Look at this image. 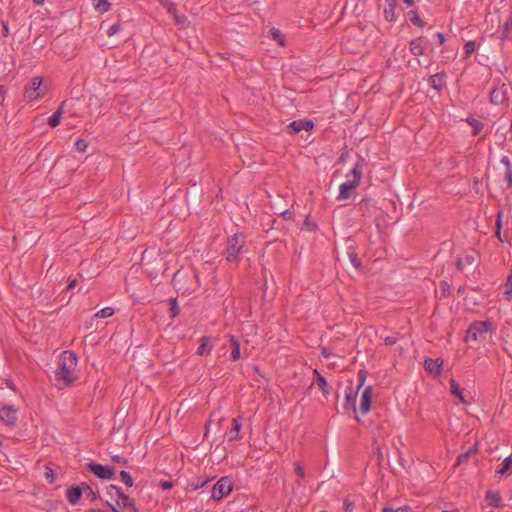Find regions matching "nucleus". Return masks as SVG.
Wrapping results in <instances>:
<instances>
[{"mask_svg":"<svg viewBox=\"0 0 512 512\" xmlns=\"http://www.w3.org/2000/svg\"><path fill=\"white\" fill-rule=\"evenodd\" d=\"M474 452H475V450L471 449V450H469V451H467V452H465L463 454H460L458 456V458H457V463L456 464L457 465H461L462 463L466 462L469 459V457L471 456V454L474 453Z\"/></svg>","mask_w":512,"mask_h":512,"instance_id":"a19ab883","label":"nucleus"},{"mask_svg":"<svg viewBox=\"0 0 512 512\" xmlns=\"http://www.w3.org/2000/svg\"><path fill=\"white\" fill-rule=\"evenodd\" d=\"M1 23H2V26H3V31H2L3 36H4V37H7V36H8V34H9V26H8V23H7V22H5V21H1Z\"/></svg>","mask_w":512,"mask_h":512,"instance_id":"bf43d9fd","label":"nucleus"},{"mask_svg":"<svg viewBox=\"0 0 512 512\" xmlns=\"http://www.w3.org/2000/svg\"><path fill=\"white\" fill-rule=\"evenodd\" d=\"M77 356L72 351H64L61 354L58 368L54 372V382L58 389H65L76 380L75 368Z\"/></svg>","mask_w":512,"mask_h":512,"instance_id":"f257e3e1","label":"nucleus"},{"mask_svg":"<svg viewBox=\"0 0 512 512\" xmlns=\"http://www.w3.org/2000/svg\"><path fill=\"white\" fill-rule=\"evenodd\" d=\"M410 52L414 56H420L424 53V46L421 38H416L410 42Z\"/></svg>","mask_w":512,"mask_h":512,"instance_id":"4be33fe9","label":"nucleus"},{"mask_svg":"<svg viewBox=\"0 0 512 512\" xmlns=\"http://www.w3.org/2000/svg\"><path fill=\"white\" fill-rule=\"evenodd\" d=\"M114 314V309L112 307H105L98 311L94 316L97 318H108Z\"/></svg>","mask_w":512,"mask_h":512,"instance_id":"72a5a7b5","label":"nucleus"},{"mask_svg":"<svg viewBox=\"0 0 512 512\" xmlns=\"http://www.w3.org/2000/svg\"><path fill=\"white\" fill-rule=\"evenodd\" d=\"M281 216L284 220H290L293 217V213L290 210H285L281 213Z\"/></svg>","mask_w":512,"mask_h":512,"instance_id":"13d9d810","label":"nucleus"},{"mask_svg":"<svg viewBox=\"0 0 512 512\" xmlns=\"http://www.w3.org/2000/svg\"><path fill=\"white\" fill-rule=\"evenodd\" d=\"M357 393L358 391L356 390L355 392L352 390V388H349L348 391H346V395H345V398H346V404H345V408H348L351 406V408L355 411L356 410V405H355V401H356V396H357Z\"/></svg>","mask_w":512,"mask_h":512,"instance_id":"a878e982","label":"nucleus"},{"mask_svg":"<svg viewBox=\"0 0 512 512\" xmlns=\"http://www.w3.org/2000/svg\"><path fill=\"white\" fill-rule=\"evenodd\" d=\"M503 214H504L503 209H499L497 212V219H496V223H495V228H496L495 234L500 241H503L501 238V227H502Z\"/></svg>","mask_w":512,"mask_h":512,"instance_id":"7c9ffc66","label":"nucleus"},{"mask_svg":"<svg viewBox=\"0 0 512 512\" xmlns=\"http://www.w3.org/2000/svg\"><path fill=\"white\" fill-rule=\"evenodd\" d=\"M497 18V20L500 22V16L499 15H496V14H492V13H489L487 18H490L491 22L494 21V18Z\"/></svg>","mask_w":512,"mask_h":512,"instance_id":"69168bd1","label":"nucleus"},{"mask_svg":"<svg viewBox=\"0 0 512 512\" xmlns=\"http://www.w3.org/2000/svg\"><path fill=\"white\" fill-rule=\"evenodd\" d=\"M305 225H307V226H308V228H309V230H310V231L314 230V229H315V227H316V225H315V224H310V222H309V220H308V219H306V220H305Z\"/></svg>","mask_w":512,"mask_h":512,"instance_id":"338daca9","label":"nucleus"},{"mask_svg":"<svg viewBox=\"0 0 512 512\" xmlns=\"http://www.w3.org/2000/svg\"><path fill=\"white\" fill-rule=\"evenodd\" d=\"M501 163L505 166L504 178L512 186V163L507 156L501 158Z\"/></svg>","mask_w":512,"mask_h":512,"instance_id":"5701e85b","label":"nucleus"},{"mask_svg":"<svg viewBox=\"0 0 512 512\" xmlns=\"http://www.w3.org/2000/svg\"><path fill=\"white\" fill-rule=\"evenodd\" d=\"M230 348H231V360L232 361H237L240 356H241V352H240V344L239 342L235 339L234 336H230Z\"/></svg>","mask_w":512,"mask_h":512,"instance_id":"412c9836","label":"nucleus"},{"mask_svg":"<svg viewBox=\"0 0 512 512\" xmlns=\"http://www.w3.org/2000/svg\"><path fill=\"white\" fill-rule=\"evenodd\" d=\"M450 392L453 396L457 397L462 403H467L465 400L459 385L454 379H451L450 381Z\"/></svg>","mask_w":512,"mask_h":512,"instance_id":"bb28decb","label":"nucleus"},{"mask_svg":"<svg viewBox=\"0 0 512 512\" xmlns=\"http://www.w3.org/2000/svg\"><path fill=\"white\" fill-rule=\"evenodd\" d=\"M444 74L443 73H436L429 78V84L431 87H433L435 90L440 91L444 86Z\"/></svg>","mask_w":512,"mask_h":512,"instance_id":"6ab92c4d","label":"nucleus"},{"mask_svg":"<svg viewBox=\"0 0 512 512\" xmlns=\"http://www.w3.org/2000/svg\"><path fill=\"white\" fill-rule=\"evenodd\" d=\"M232 487L231 478L227 476L222 477L214 484L211 490V497L216 501H220L232 491Z\"/></svg>","mask_w":512,"mask_h":512,"instance_id":"39448f33","label":"nucleus"},{"mask_svg":"<svg viewBox=\"0 0 512 512\" xmlns=\"http://www.w3.org/2000/svg\"><path fill=\"white\" fill-rule=\"evenodd\" d=\"M476 43L474 41H468L464 45L466 57H469L475 51Z\"/></svg>","mask_w":512,"mask_h":512,"instance_id":"ea45409f","label":"nucleus"},{"mask_svg":"<svg viewBox=\"0 0 512 512\" xmlns=\"http://www.w3.org/2000/svg\"><path fill=\"white\" fill-rule=\"evenodd\" d=\"M456 266H457V269L462 271L464 269V264L462 262L461 259H459L457 262H456Z\"/></svg>","mask_w":512,"mask_h":512,"instance_id":"0e129e2a","label":"nucleus"},{"mask_svg":"<svg viewBox=\"0 0 512 512\" xmlns=\"http://www.w3.org/2000/svg\"><path fill=\"white\" fill-rule=\"evenodd\" d=\"M122 492V489L116 485H110L109 487H107V494L111 498L118 497Z\"/></svg>","mask_w":512,"mask_h":512,"instance_id":"4c0bfd02","label":"nucleus"},{"mask_svg":"<svg viewBox=\"0 0 512 512\" xmlns=\"http://www.w3.org/2000/svg\"><path fill=\"white\" fill-rule=\"evenodd\" d=\"M17 418V409L13 406H5L0 409V419L5 425L14 426Z\"/></svg>","mask_w":512,"mask_h":512,"instance_id":"1a4fd4ad","label":"nucleus"},{"mask_svg":"<svg viewBox=\"0 0 512 512\" xmlns=\"http://www.w3.org/2000/svg\"><path fill=\"white\" fill-rule=\"evenodd\" d=\"M467 122L473 127V135H477L483 128V124L476 119H467Z\"/></svg>","mask_w":512,"mask_h":512,"instance_id":"f704fd0d","label":"nucleus"},{"mask_svg":"<svg viewBox=\"0 0 512 512\" xmlns=\"http://www.w3.org/2000/svg\"><path fill=\"white\" fill-rule=\"evenodd\" d=\"M45 477L50 483L54 481V473L51 468H46Z\"/></svg>","mask_w":512,"mask_h":512,"instance_id":"5fc2aeb1","label":"nucleus"},{"mask_svg":"<svg viewBox=\"0 0 512 512\" xmlns=\"http://www.w3.org/2000/svg\"><path fill=\"white\" fill-rule=\"evenodd\" d=\"M241 427V418H234L232 420V428L230 429V431L227 432V437L229 441H233L238 438Z\"/></svg>","mask_w":512,"mask_h":512,"instance_id":"dca6fc26","label":"nucleus"},{"mask_svg":"<svg viewBox=\"0 0 512 512\" xmlns=\"http://www.w3.org/2000/svg\"><path fill=\"white\" fill-rule=\"evenodd\" d=\"M488 505L499 508L502 507V497L498 491H488L485 496Z\"/></svg>","mask_w":512,"mask_h":512,"instance_id":"4468645a","label":"nucleus"},{"mask_svg":"<svg viewBox=\"0 0 512 512\" xmlns=\"http://www.w3.org/2000/svg\"><path fill=\"white\" fill-rule=\"evenodd\" d=\"M117 498L121 500V504L123 507L130 508L133 512H138L135 505V501L131 499L128 495L122 492Z\"/></svg>","mask_w":512,"mask_h":512,"instance_id":"b1692460","label":"nucleus"},{"mask_svg":"<svg viewBox=\"0 0 512 512\" xmlns=\"http://www.w3.org/2000/svg\"><path fill=\"white\" fill-rule=\"evenodd\" d=\"M200 345L197 349V355L203 356L205 354H209L212 350V346L210 344L211 337L210 336H203L199 340Z\"/></svg>","mask_w":512,"mask_h":512,"instance_id":"2eb2a0df","label":"nucleus"},{"mask_svg":"<svg viewBox=\"0 0 512 512\" xmlns=\"http://www.w3.org/2000/svg\"><path fill=\"white\" fill-rule=\"evenodd\" d=\"M209 481H210V479H206V480H204L202 482L190 483L188 485V489L193 490V491L194 490H198V489L204 487Z\"/></svg>","mask_w":512,"mask_h":512,"instance_id":"37998d69","label":"nucleus"},{"mask_svg":"<svg viewBox=\"0 0 512 512\" xmlns=\"http://www.w3.org/2000/svg\"><path fill=\"white\" fill-rule=\"evenodd\" d=\"M408 15L410 17V21L420 27V28H423L424 27V22L421 20V18L419 17V15L417 14L416 11H410L408 12Z\"/></svg>","mask_w":512,"mask_h":512,"instance_id":"473e14b6","label":"nucleus"},{"mask_svg":"<svg viewBox=\"0 0 512 512\" xmlns=\"http://www.w3.org/2000/svg\"><path fill=\"white\" fill-rule=\"evenodd\" d=\"M407 55L406 49L404 47H396L393 51V57L395 60H398L400 58H405Z\"/></svg>","mask_w":512,"mask_h":512,"instance_id":"58836bf2","label":"nucleus"},{"mask_svg":"<svg viewBox=\"0 0 512 512\" xmlns=\"http://www.w3.org/2000/svg\"><path fill=\"white\" fill-rule=\"evenodd\" d=\"M92 2L95 10L100 13H105L110 8V3L108 0H92Z\"/></svg>","mask_w":512,"mask_h":512,"instance_id":"cd10ccee","label":"nucleus"},{"mask_svg":"<svg viewBox=\"0 0 512 512\" xmlns=\"http://www.w3.org/2000/svg\"><path fill=\"white\" fill-rule=\"evenodd\" d=\"M46 42H47V41H46V39H45L43 36L38 35V36L34 39L33 44H34L35 46L39 47V48H43V47H45Z\"/></svg>","mask_w":512,"mask_h":512,"instance_id":"de8ad7c7","label":"nucleus"},{"mask_svg":"<svg viewBox=\"0 0 512 512\" xmlns=\"http://www.w3.org/2000/svg\"><path fill=\"white\" fill-rule=\"evenodd\" d=\"M82 487V495H85L87 499H89L91 502H94L98 498V493L95 492L91 486H89L87 483H81Z\"/></svg>","mask_w":512,"mask_h":512,"instance_id":"393cba45","label":"nucleus"},{"mask_svg":"<svg viewBox=\"0 0 512 512\" xmlns=\"http://www.w3.org/2000/svg\"><path fill=\"white\" fill-rule=\"evenodd\" d=\"M383 512H411L409 508L407 507H400L397 509H393L391 507H384Z\"/></svg>","mask_w":512,"mask_h":512,"instance_id":"3c124183","label":"nucleus"},{"mask_svg":"<svg viewBox=\"0 0 512 512\" xmlns=\"http://www.w3.org/2000/svg\"><path fill=\"white\" fill-rule=\"evenodd\" d=\"M271 36L275 41L279 43L280 46H284V37L280 30L273 28L271 30Z\"/></svg>","mask_w":512,"mask_h":512,"instance_id":"e433bc0d","label":"nucleus"},{"mask_svg":"<svg viewBox=\"0 0 512 512\" xmlns=\"http://www.w3.org/2000/svg\"><path fill=\"white\" fill-rule=\"evenodd\" d=\"M245 245V236L242 233H236L227 240L226 259L229 262H237L239 254Z\"/></svg>","mask_w":512,"mask_h":512,"instance_id":"20e7f679","label":"nucleus"},{"mask_svg":"<svg viewBox=\"0 0 512 512\" xmlns=\"http://www.w3.org/2000/svg\"><path fill=\"white\" fill-rule=\"evenodd\" d=\"M295 472L300 478L305 476L304 468L299 463L295 464Z\"/></svg>","mask_w":512,"mask_h":512,"instance_id":"864d4df0","label":"nucleus"},{"mask_svg":"<svg viewBox=\"0 0 512 512\" xmlns=\"http://www.w3.org/2000/svg\"><path fill=\"white\" fill-rule=\"evenodd\" d=\"M505 292L504 294L508 298H512V274L508 277L506 284H505Z\"/></svg>","mask_w":512,"mask_h":512,"instance_id":"79ce46f5","label":"nucleus"},{"mask_svg":"<svg viewBox=\"0 0 512 512\" xmlns=\"http://www.w3.org/2000/svg\"><path fill=\"white\" fill-rule=\"evenodd\" d=\"M371 399H372V387L367 386L361 396V402H360V410L363 414H366L369 412L371 407Z\"/></svg>","mask_w":512,"mask_h":512,"instance_id":"9b49d317","label":"nucleus"},{"mask_svg":"<svg viewBox=\"0 0 512 512\" xmlns=\"http://www.w3.org/2000/svg\"><path fill=\"white\" fill-rule=\"evenodd\" d=\"M5 89L3 86H0V105L4 102Z\"/></svg>","mask_w":512,"mask_h":512,"instance_id":"052dcab7","label":"nucleus"},{"mask_svg":"<svg viewBox=\"0 0 512 512\" xmlns=\"http://www.w3.org/2000/svg\"><path fill=\"white\" fill-rule=\"evenodd\" d=\"M42 78L34 77L31 80V83L26 87V97L33 101L42 97L45 94V91L41 89Z\"/></svg>","mask_w":512,"mask_h":512,"instance_id":"6e6552de","label":"nucleus"},{"mask_svg":"<svg viewBox=\"0 0 512 512\" xmlns=\"http://www.w3.org/2000/svg\"><path fill=\"white\" fill-rule=\"evenodd\" d=\"M82 496V487L81 484L79 486H71L66 490V498L67 501L75 505L79 502L80 498Z\"/></svg>","mask_w":512,"mask_h":512,"instance_id":"f8f14e48","label":"nucleus"},{"mask_svg":"<svg viewBox=\"0 0 512 512\" xmlns=\"http://www.w3.org/2000/svg\"><path fill=\"white\" fill-rule=\"evenodd\" d=\"M75 285H76V279H74V280L70 281V283H69V285H68L67 289H68V290H69V289H72V288H74V287H75Z\"/></svg>","mask_w":512,"mask_h":512,"instance_id":"774afa93","label":"nucleus"},{"mask_svg":"<svg viewBox=\"0 0 512 512\" xmlns=\"http://www.w3.org/2000/svg\"><path fill=\"white\" fill-rule=\"evenodd\" d=\"M438 361H439L438 359H436V360L431 359V358L425 359L424 366H425L426 371H428L430 373H434L436 375L440 374L442 362L439 363Z\"/></svg>","mask_w":512,"mask_h":512,"instance_id":"f3484780","label":"nucleus"},{"mask_svg":"<svg viewBox=\"0 0 512 512\" xmlns=\"http://www.w3.org/2000/svg\"><path fill=\"white\" fill-rule=\"evenodd\" d=\"M120 30H121L120 24L116 23L109 27V29L107 30V34L109 36H113V35L117 34Z\"/></svg>","mask_w":512,"mask_h":512,"instance_id":"09e8293b","label":"nucleus"},{"mask_svg":"<svg viewBox=\"0 0 512 512\" xmlns=\"http://www.w3.org/2000/svg\"><path fill=\"white\" fill-rule=\"evenodd\" d=\"M512 90L510 83H502L500 86L495 87L490 92V102L494 105H499L505 102L508 93Z\"/></svg>","mask_w":512,"mask_h":512,"instance_id":"423d86ee","label":"nucleus"},{"mask_svg":"<svg viewBox=\"0 0 512 512\" xmlns=\"http://www.w3.org/2000/svg\"><path fill=\"white\" fill-rule=\"evenodd\" d=\"M314 127V123L311 120H295L291 122L287 129L291 134H297L302 130L309 131Z\"/></svg>","mask_w":512,"mask_h":512,"instance_id":"9d476101","label":"nucleus"},{"mask_svg":"<svg viewBox=\"0 0 512 512\" xmlns=\"http://www.w3.org/2000/svg\"><path fill=\"white\" fill-rule=\"evenodd\" d=\"M120 478H121V481L127 486V487H132L133 486V479L131 477V475L127 472V471H121L120 472Z\"/></svg>","mask_w":512,"mask_h":512,"instance_id":"c9c22d12","label":"nucleus"},{"mask_svg":"<svg viewBox=\"0 0 512 512\" xmlns=\"http://www.w3.org/2000/svg\"><path fill=\"white\" fill-rule=\"evenodd\" d=\"M353 179L341 184L340 191L337 196L338 200H346L351 197L353 191L359 186L362 178V170L358 164L352 169Z\"/></svg>","mask_w":512,"mask_h":512,"instance_id":"7ed1b4c3","label":"nucleus"},{"mask_svg":"<svg viewBox=\"0 0 512 512\" xmlns=\"http://www.w3.org/2000/svg\"><path fill=\"white\" fill-rule=\"evenodd\" d=\"M159 486L164 489V490H167V489H170L173 487V483L170 482V481H166V480H161L160 483H159Z\"/></svg>","mask_w":512,"mask_h":512,"instance_id":"6e6d98bb","label":"nucleus"},{"mask_svg":"<svg viewBox=\"0 0 512 512\" xmlns=\"http://www.w3.org/2000/svg\"><path fill=\"white\" fill-rule=\"evenodd\" d=\"M440 291L443 297H446L450 293V285L446 281L440 283Z\"/></svg>","mask_w":512,"mask_h":512,"instance_id":"c03bdc74","label":"nucleus"},{"mask_svg":"<svg viewBox=\"0 0 512 512\" xmlns=\"http://www.w3.org/2000/svg\"><path fill=\"white\" fill-rule=\"evenodd\" d=\"M343 506L345 512H353L354 502L347 497L344 499Z\"/></svg>","mask_w":512,"mask_h":512,"instance_id":"a18cd8bd","label":"nucleus"},{"mask_svg":"<svg viewBox=\"0 0 512 512\" xmlns=\"http://www.w3.org/2000/svg\"><path fill=\"white\" fill-rule=\"evenodd\" d=\"M87 468L90 472L95 474L98 478L108 480L115 474V469L107 465H101L94 462L87 464Z\"/></svg>","mask_w":512,"mask_h":512,"instance_id":"0eeeda50","label":"nucleus"},{"mask_svg":"<svg viewBox=\"0 0 512 512\" xmlns=\"http://www.w3.org/2000/svg\"><path fill=\"white\" fill-rule=\"evenodd\" d=\"M437 37H438V39H439V44H440V45H442V44L444 43V41H445L444 34H443V33H441V32H438V33H437Z\"/></svg>","mask_w":512,"mask_h":512,"instance_id":"e2e57ef3","label":"nucleus"},{"mask_svg":"<svg viewBox=\"0 0 512 512\" xmlns=\"http://www.w3.org/2000/svg\"><path fill=\"white\" fill-rule=\"evenodd\" d=\"M314 379L312 385H316L323 393L324 396L329 394V387L326 379L318 372L317 369L313 370Z\"/></svg>","mask_w":512,"mask_h":512,"instance_id":"ddd939ff","label":"nucleus"},{"mask_svg":"<svg viewBox=\"0 0 512 512\" xmlns=\"http://www.w3.org/2000/svg\"><path fill=\"white\" fill-rule=\"evenodd\" d=\"M491 330L492 323L490 321H476L467 329L465 341L468 343L482 341Z\"/></svg>","mask_w":512,"mask_h":512,"instance_id":"f03ea898","label":"nucleus"},{"mask_svg":"<svg viewBox=\"0 0 512 512\" xmlns=\"http://www.w3.org/2000/svg\"><path fill=\"white\" fill-rule=\"evenodd\" d=\"M169 305H170V307H169L170 317L175 318L179 314V307L177 304V299L171 298L169 300Z\"/></svg>","mask_w":512,"mask_h":512,"instance_id":"2f4dec72","label":"nucleus"},{"mask_svg":"<svg viewBox=\"0 0 512 512\" xmlns=\"http://www.w3.org/2000/svg\"><path fill=\"white\" fill-rule=\"evenodd\" d=\"M321 354H322V356H323V357H325V358H328V357H330V355H331V353L328 351V349H327L326 347L322 348V350H321Z\"/></svg>","mask_w":512,"mask_h":512,"instance_id":"680f3d73","label":"nucleus"},{"mask_svg":"<svg viewBox=\"0 0 512 512\" xmlns=\"http://www.w3.org/2000/svg\"><path fill=\"white\" fill-rule=\"evenodd\" d=\"M86 148H87V143L82 140V139H78L75 143V149L79 152H85L86 151Z\"/></svg>","mask_w":512,"mask_h":512,"instance_id":"49530a36","label":"nucleus"},{"mask_svg":"<svg viewBox=\"0 0 512 512\" xmlns=\"http://www.w3.org/2000/svg\"><path fill=\"white\" fill-rule=\"evenodd\" d=\"M512 467V456L506 457L500 465L498 469V473L501 475H505Z\"/></svg>","mask_w":512,"mask_h":512,"instance_id":"c756f323","label":"nucleus"},{"mask_svg":"<svg viewBox=\"0 0 512 512\" xmlns=\"http://www.w3.org/2000/svg\"><path fill=\"white\" fill-rule=\"evenodd\" d=\"M371 207L372 205L370 199H362L359 203V209L364 217L371 215Z\"/></svg>","mask_w":512,"mask_h":512,"instance_id":"c85d7f7f","label":"nucleus"},{"mask_svg":"<svg viewBox=\"0 0 512 512\" xmlns=\"http://www.w3.org/2000/svg\"><path fill=\"white\" fill-rule=\"evenodd\" d=\"M358 380H359V385L357 387V391L363 386V384L366 381V373H365V371H363V370L359 371V373H358Z\"/></svg>","mask_w":512,"mask_h":512,"instance_id":"603ef678","label":"nucleus"},{"mask_svg":"<svg viewBox=\"0 0 512 512\" xmlns=\"http://www.w3.org/2000/svg\"><path fill=\"white\" fill-rule=\"evenodd\" d=\"M63 106L64 103H62L60 107L49 117L48 124L50 127L55 128L60 124L63 114Z\"/></svg>","mask_w":512,"mask_h":512,"instance_id":"aec40b11","label":"nucleus"},{"mask_svg":"<svg viewBox=\"0 0 512 512\" xmlns=\"http://www.w3.org/2000/svg\"><path fill=\"white\" fill-rule=\"evenodd\" d=\"M396 342H397V338H395V337L387 336L384 339L385 345H388V346L394 345V344H396Z\"/></svg>","mask_w":512,"mask_h":512,"instance_id":"4d7b16f0","label":"nucleus"},{"mask_svg":"<svg viewBox=\"0 0 512 512\" xmlns=\"http://www.w3.org/2000/svg\"><path fill=\"white\" fill-rule=\"evenodd\" d=\"M511 31H512V15H511V13H509L504 20L500 38L502 40L510 38Z\"/></svg>","mask_w":512,"mask_h":512,"instance_id":"a211bd4d","label":"nucleus"},{"mask_svg":"<svg viewBox=\"0 0 512 512\" xmlns=\"http://www.w3.org/2000/svg\"><path fill=\"white\" fill-rule=\"evenodd\" d=\"M111 459L113 462L118 463L123 466H125L128 463V460L125 457H122L120 455L111 456Z\"/></svg>","mask_w":512,"mask_h":512,"instance_id":"8fccbe9b","label":"nucleus"}]
</instances>
